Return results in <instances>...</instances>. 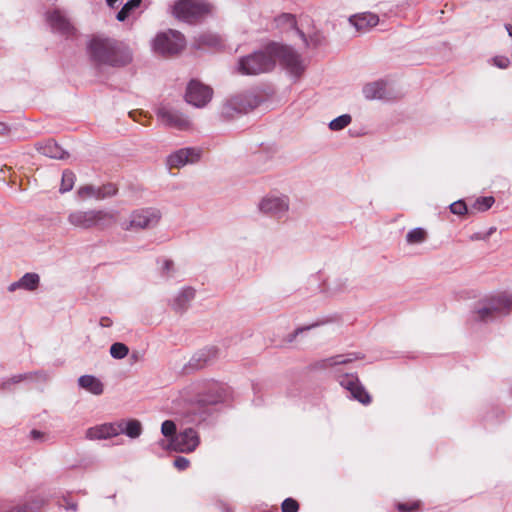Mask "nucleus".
Returning <instances> with one entry per match:
<instances>
[{
    "label": "nucleus",
    "instance_id": "f257e3e1",
    "mask_svg": "<svg viewBox=\"0 0 512 512\" xmlns=\"http://www.w3.org/2000/svg\"><path fill=\"white\" fill-rule=\"evenodd\" d=\"M276 60L294 77H299L306 68L304 59L291 47L272 43L263 51L241 58L238 71L243 75L265 73L274 68Z\"/></svg>",
    "mask_w": 512,
    "mask_h": 512
},
{
    "label": "nucleus",
    "instance_id": "f03ea898",
    "mask_svg": "<svg viewBox=\"0 0 512 512\" xmlns=\"http://www.w3.org/2000/svg\"><path fill=\"white\" fill-rule=\"evenodd\" d=\"M88 54L99 66L120 68L133 61V52L127 44L103 36H95L89 41Z\"/></svg>",
    "mask_w": 512,
    "mask_h": 512
},
{
    "label": "nucleus",
    "instance_id": "7ed1b4c3",
    "mask_svg": "<svg viewBox=\"0 0 512 512\" xmlns=\"http://www.w3.org/2000/svg\"><path fill=\"white\" fill-rule=\"evenodd\" d=\"M512 307V294L502 293L480 301L472 312V319L477 322H489L497 316L507 314Z\"/></svg>",
    "mask_w": 512,
    "mask_h": 512
},
{
    "label": "nucleus",
    "instance_id": "20e7f679",
    "mask_svg": "<svg viewBox=\"0 0 512 512\" xmlns=\"http://www.w3.org/2000/svg\"><path fill=\"white\" fill-rule=\"evenodd\" d=\"M68 222L82 230L104 229L114 222V216L105 210H75L69 213Z\"/></svg>",
    "mask_w": 512,
    "mask_h": 512
},
{
    "label": "nucleus",
    "instance_id": "39448f33",
    "mask_svg": "<svg viewBox=\"0 0 512 512\" xmlns=\"http://www.w3.org/2000/svg\"><path fill=\"white\" fill-rule=\"evenodd\" d=\"M257 209L264 215L275 219H283L288 215L290 199L285 194L270 192L259 200Z\"/></svg>",
    "mask_w": 512,
    "mask_h": 512
},
{
    "label": "nucleus",
    "instance_id": "423d86ee",
    "mask_svg": "<svg viewBox=\"0 0 512 512\" xmlns=\"http://www.w3.org/2000/svg\"><path fill=\"white\" fill-rule=\"evenodd\" d=\"M184 36L176 30L159 32L152 42L153 50L162 55L179 53L185 47Z\"/></svg>",
    "mask_w": 512,
    "mask_h": 512
},
{
    "label": "nucleus",
    "instance_id": "0eeeda50",
    "mask_svg": "<svg viewBox=\"0 0 512 512\" xmlns=\"http://www.w3.org/2000/svg\"><path fill=\"white\" fill-rule=\"evenodd\" d=\"M162 215L156 208H142L133 211L128 221L122 224L125 230L151 229L158 225Z\"/></svg>",
    "mask_w": 512,
    "mask_h": 512
},
{
    "label": "nucleus",
    "instance_id": "6e6552de",
    "mask_svg": "<svg viewBox=\"0 0 512 512\" xmlns=\"http://www.w3.org/2000/svg\"><path fill=\"white\" fill-rule=\"evenodd\" d=\"M260 98L254 93H244L231 97L222 106L221 113L225 117H234L235 114L247 113L256 108Z\"/></svg>",
    "mask_w": 512,
    "mask_h": 512
},
{
    "label": "nucleus",
    "instance_id": "1a4fd4ad",
    "mask_svg": "<svg viewBox=\"0 0 512 512\" xmlns=\"http://www.w3.org/2000/svg\"><path fill=\"white\" fill-rule=\"evenodd\" d=\"M210 10V4L201 0H179L173 6V15L180 20L191 22L209 13Z\"/></svg>",
    "mask_w": 512,
    "mask_h": 512
},
{
    "label": "nucleus",
    "instance_id": "9d476101",
    "mask_svg": "<svg viewBox=\"0 0 512 512\" xmlns=\"http://www.w3.org/2000/svg\"><path fill=\"white\" fill-rule=\"evenodd\" d=\"M156 116L164 126L178 130H187L191 126L189 118L170 104H161L156 109Z\"/></svg>",
    "mask_w": 512,
    "mask_h": 512
},
{
    "label": "nucleus",
    "instance_id": "9b49d317",
    "mask_svg": "<svg viewBox=\"0 0 512 512\" xmlns=\"http://www.w3.org/2000/svg\"><path fill=\"white\" fill-rule=\"evenodd\" d=\"M202 150L197 147L180 148L168 155L166 163L169 168L180 169L200 161Z\"/></svg>",
    "mask_w": 512,
    "mask_h": 512
},
{
    "label": "nucleus",
    "instance_id": "f8f14e48",
    "mask_svg": "<svg viewBox=\"0 0 512 512\" xmlns=\"http://www.w3.org/2000/svg\"><path fill=\"white\" fill-rule=\"evenodd\" d=\"M212 95L213 91L209 86L197 80H192L187 86L185 99L187 103L197 108H202L211 100Z\"/></svg>",
    "mask_w": 512,
    "mask_h": 512
},
{
    "label": "nucleus",
    "instance_id": "ddd939ff",
    "mask_svg": "<svg viewBox=\"0 0 512 512\" xmlns=\"http://www.w3.org/2000/svg\"><path fill=\"white\" fill-rule=\"evenodd\" d=\"M199 443L197 432L192 428H187L170 440L169 447L177 452L190 453L198 447Z\"/></svg>",
    "mask_w": 512,
    "mask_h": 512
},
{
    "label": "nucleus",
    "instance_id": "4468645a",
    "mask_svg": "<svg viewBox=\"0 0 512 512\" xmlns=\"http://www.w3.org/2000/svg\"><path fill=\"white\" fill-rule=\"evenodd\" d=\"M339 383L344 389L350 392L352 398L358 400L360 403L366 405L371 402L370 395L360 384L357 376L353 374L343 375L340 377Z\"/></svg>",
    "mask_w": 512,
    "mask_h": 512
},
{
    "label": "nucleus",
    "instance_id": "2eb2a0df",
    "mask_svg": "<svg viewBox=\"0 0 512 512\" xmlns=\"http://www.w3.org/2000/svg\"><path fill=\"white\" fill-rule=\"evenodd\" d=\"M40 286V275L35 272H27L17 281L11 282L7 286L9 293H14L18 290L25 292H35Z\"/></svg>",
    "mask_w": 512,
    "mask_h": 512
},
{
    "label": "nucleus",
    "instance_id": "dca6fc26",
    "mask_svg": "<svg viewBox=\"0 0 512 512\" xmlns=\"http://www.w3.org/2000/svg\"><path fill=\"white\" fill-rule=\"evenodd\" d=\"M121 434V429L117 422L115 423H104L89 428L86 431V438L89 440H104L109 439Z\"/></svg>",
    "mask_w": 512,
    "mask_h": 512
},
{
    "label": "nucleus",
    "instance_id": "f3484780",
    "mask_svg": "<svg viewBox=\"0 0 512 512\" xmlns=\"http://www.w3.org/2000/svg\"><path fill=\"white\" fill-rule=\"evenodd\" d=\"M196 291L193 287L185 286L181 288L170 300V306L176 312L183 313L190 303L194 300Z\"/></svg>",
    "mask_w": 512,
    "mask_h": 512
},
{
    "label": "nucleus",
    "instance_id": "a211bd4d",
    "mask_svg": "<svg viewBox=\"0 0 512 512\" xmlns=\"http://www.w3.org/2000/svg\"><path fill=\"white\" fill-rule=\"evenodd\" d=\"M46 22L54 32L68 34L72 26L62 11L54 9L45 14Z\"/></svg>",
    "mask_w": 512,
    "mask_h": 512
},
{
    "label": "nucleus",
    "instance_id": "6ab92c4d",
    "mask_svg": "<svg viewBox=\"0 0 512 512\" xmlns=\"http://www.w3.org/2000/svg\"><path fill=\"white\" fill-rule=\"evenodd\" d=\"M349 23L359 32H366L379 23L378 15L371 12H363L349 17Z\"/></svg>",
    "mask_w": 512,
    "mask_h": 512
},
{
    "label": "nucleus",
    "instance_id": "aec40b11",
    "mask_svg": "<svg viewBox=\"0 0 512 512\" xmlns=\"http://www.w3.org/2000/svg\"><path fill=\"white\" fill-rule=\"evenodd\" d=\"M218 350L215 347H208L196 352L189 361L193 369H201L217 358Z\"/></svg>",
    "mask_w": 512,
    "mask_h": 512
},
{
    "label": "nucleus",
    "instance_id": "412c9836",
    "mask_svg": "<svg viewBox=\"0 0 512 512\" xmlns=\"http://www.w3.org/2000/svg\"><path fill=\"white\" fill-rule=\"evenodd\" d=\"M274 24L277 28L288 31V30H296L300 38L304 41V43L308 46V42L305 34L297 28V20L296 16L291 13H281L280 15L274 18Z\"/></svg>",
    "mask_w": 512,
    "mask_h": 512
},
{
    "label": "nucleus",
    "instance_id": "4be33fe9",
    "mask_svg": "<svg viewBox=\"0 0 512 512\" xmlns=\"http://www.w3.org/2000/svg\"><path fill=\"white\" fill-rule=\"evenodd\" d=\"M37 150L52 159H65L68 156V153L53 140L37 144Z\"/></svg>",
    "mask_w": 512,
    "mask_h": 512
},
{
    "label": "nucleus",
    "instance_id": "5701e85b",
    "mask_svg": "<svg viewBox=\"0 0 512 512\" xmlns=\"http://www.w3.org/2000/svg\"><path fill=\"white\" fill-rule=\"evenodd\" d=\"M78 385L93 395H101L104 391V385L100 379L90 374L80 376L78 378Z\"/></svg>",
    "mask_w": 512,
    "mask_h": 512
},
{
    "label": "nucleus",
    "instance_id": "b1692460",
    "mask_svg": "<svg viewBox=\"0 0 512 512\" xmlns=\"http://www.w3.org/2000/svg\"><path fill=\"white\" fill-rule=\"evenodd\" d=\"M363 95L368 100L384 99L387 96L386 82L379 80L366 84Z\"/></svg>",
    "mask_w": 512,
    "mask_h": 512
},
{
    "label": "nucleus",
    "instance_id": "393cba45",
    "mask_svg": "<svg viewBox=\"0 0 512 512\" xmlns=\"http://www.w3.org/2000/svg\"><path fill=\"white\" fill-rule=\"evenodd\" d=\"M119 428L121 429V434H125L130 438H138L142 433V425L140 421L136 419H131L128 421L121 420L117 422Z\"/></svg>",
    "mask_w": 512,
    "mask_h": 512
},
{
    "label": "nucleus",
    "instance_id": "a878e982",
    "mask_svg": "<svg viewBox=\"0 0 512 512\" xmlns=\"http://www.w3.org/2000/svg\"><path fill=\"white\" fill-rule=\"evenodd\" d=\"M209 394L203 396L200 401L205 404H216L223 400V388L216 382L208 383Z\"/></svg>",
    "mask_w": 512,
    "mask_h": 512
},
{
    "label": "nucleus",
    "instance_id": "bb28decb",
    "mask_svg": "<svg viewBox=\"0 0 512 512\" xmlns=\"http://www.w3.org/2000/svg\"><path fill=\"white\" fill-rule=\"evenodd\" d=\"M160 274L165 279H172L177 274L175 263L171 259H162L160 262Z\"/></svg>",
    "mask_w": 512,
    "mask_h": 512
},
{
    "label": "nucleus",
    "instance_id": "cd10ccee",
    "mask_svg": "<svg viewBox=\"0 0 512 512\" xmlns=\"http://www.w3.org/2000/svg\"><path fill=\"white\" fill-rule=\"evenodd\" d=\"M427 238V232L420 227L410 230L406 235V241L408 244H421Z\"/></svg>",
    "mask_w": 512,
    "mask_h": 512
},
{
    "label": "nucleus",
    "instance_id": "c85d7f7f",
    "mask_svg": "<svg viewBox=\"0 0 512 512\" xmlns=\"http://www.w3.org/2000/svg\"><path fill=\"white\" fill-rule=\"evenodd\" d=\"M142 0H129L124 4L122 9L117 13L116 19L120 22L125 21L132 10L138 8L141 4Z\"/></svg>",
    "mask_w": 512,
    "mask_h": 512
},
{
    "label": "nucleus",
    "instance_id": "c756f323",
    "mask_svg": "<svg viewBox=\"0 0 512 512\" xmlns=\"http://www.w3.org/2000/svg\"><path fill=\"white\" fill-rule=\"evenodd\" d=\"M352 121V117L349 114H343L333 119L329 123V128L332 131H340L347 127Z\"/></svg>",
    "mask_w": 512,
    "mask_h": 512
},
{
    "label": "nucleus",
    "instance_id": "7c9ffc66",
    "mask_svg": "<svg viewBox=\"0 0 512 512\" xmlns=\"http://www.w3.org/2000/svg\"><path fill=\"white\" fill-rule=\"evenodd\" d=\"M75 183V175L73 172L66 170L62 174L60 192L66 193L70 191Z\"/></svg>",
    "mask_w": 512,
    "mask_h": 512
},
{
    "label": "nucleus",
    "instance_id": "2f4dec72",
    "mask_svg": "<svg viewBox=\"0 0 512 512\" xmlns=\"http://www.w3.org/2000/svg\"><path fill=\"white\" fill-rule=\"evenodd\" d=\"M128 353L129 348L124 343L116 342L110 347V355L114 359H123L128 355Z\"/></svg>",
    "mask_w": 512,
    "mask_h": 512
},
{
    "label": "nucleus",
    "instance_id": "473e14b6",
    "mask_svg": "<svg viewBox=\"0 0 512 512\" xmlns=\"http://www.w3.org/2000/svg\"><path fill=\"white\" fill-rule=\"evenodd\" d=\"M98 194H99L98 187H94V186H91V185L80 187L79 190H78V195L82 199L95 198V199L99 200V195Z\"/></svg>",
    "mask_w": 512,
    "mask_h": 512
},
{
    "label": "nucleus",
    "instance_id": "72a5a7b5",
    "mask_svg": "<svg viewBox=\"0 0 512 512\" xmlns=\"http://www.w3.org/2000/svg\"><path fill=\"white\" fill-rule=\"evenodd\" d=\"M161 433L163 436L170 438V440L175 437L176 434V425L172 420H166L161 425Z\"/></svg>",
    "mask_w": 512,
    "mask_h": 512
},
{
    "label": "nucleus",
    "instance_id": "f704fd0d",
    "mask_svg": "<svg viewBox=\"0 0 512 512\" xmlns=\"http://www.w3.org/2000/svg\"><path fill=\"white\" fill-rule=\"evenodd\" d=\"M356 357L349 355H337L326 360L328 366H334L339 364H347L355 360Z\"/></svg>",
    "mask_w": 512,
    "mask_h": 512
},
{
    "label": "nucleus",
    "instance_id": "c9c22d12",
    "mask_svg": "<svg viewBox=\"0 0 512 512\" xmlns=\"http://www.w3.org/2000/svg\"><path fill=\"white\" fill-rule=\"evenodd\" d=\"M98 189H99V194H98L99 200L107 198V197H111V196L115 195L117 192V189L115 188V186L113 184H107L102 187H98Z\"/></svg>",
    "mask_w": 512,
    "mask_h": 512
},
{
    "label": "nucleus",
    "instance_id": "e433bc0d",
    "mask_svg": "<svg viewBox=\"0 0 512 512\" xmlns=\"http://www.w3.org/2000/svg\"><path fill=\"white\" fill-rule=\"evenodd\" d=\"M282 512H297L299 509L298 502L292 498H286L281 505Z\"/></svg>",
    "mask_w": 512,
    "mask_h": 512
},
{
    "label": "nucleus",
    "instance_id": "4c0bfd02",
    "mask_svg": "<svg viewBox=\"0 0 512 512\" xmlns=\"http://www.w3.org/2000/svg\"><path fill=\"white\" fill-rule=\"evenodd\" d=\"M450 211L455 215H464L467 212V206L464 201L458 200L450 204Z\"/></svg>",
    "mask_w": 512,
    "mask_h": 512
},
{
    "label": "nucleus",
    "instance_id": "58836bf2",
    "mask_svg": "<svg viewBox=\"0 0 512 512\" xmlns=\"http://www.w3.org/2000/svg\"><path fill=\"white\" fill-rule=\"evenodd\" d=\"M494 203L493 197H482L476 201L477 208L481 211L488 210Z\"/></svg>",
    "mask_w": 512,
    "mask_h": 512
},
{
    "label": "nucleus",
    "instance_id": "ea45409f",
    "mask_svg": "<svg viewBox=\"0 0 512 512\" xmlns=\"http://www.w3.org/2000/svg\"><path fill=\"white\" fill-rule=\"evenodd\" d=\"M492 63L500 69H506L510 64V59L506 56H495L492 58Z\"/></svg>",
    "mask_w": 512,
    "mask_h": 512
},
{
    "label": "nucleus",
    "instance_id": "a19ab883",
    "mask_svg": "<svg viewBox=\"0 0 512 512\" xmlns=\"http://www.w3.org/2000/svg\"><path fill=\"white\" fill-rule=\"evenodd\" d=\"M189 460L185 457L179 456L174 460V466L178 470H185L189 466Z\"/></svg>",
    "mask_w": 512,
    "mask_h": 512
},
{
    "label": "nucleus",
    "instance_id": "79ce46f5",
    "mask_svg": "<svg viewBox=\"0 0 512 512\" xmlns=\"http://www.w3.org/2000/svg\"><path fill=\"white\" fill-rule=\"evenodd\" d=\"M417 507H418V503L417 502H413V503H399L397 505L398 510L401 511V512H411V511L415 510Z\"/></svg>",
    "mask_w": 512,
    "mask_h": 512
},
{
    "label": "nucleus",
    "instance_id": "37998d69",
    "mask_svg": "<svg viewBox=\"0 0 512 512\" xmlns=\"http://www.w3.org/2000/svg\"><path fill=\"white\" fill-rule=\"evenodd\" d=\"M470 240L471 241H480V240H486L485 236H484V233L482 232H476V233H473L471 236H470Z\"/></svg>",
    "mask_w": 512,
    "mask_h": 512
},
{
    "label": "nucleus",
    "instance_id": "c03bdc74",
    "mask_svg": "<svg viewBox=\"0 0 512 512\" xmlns=\"http://www.w3.org/2000/svg\"><path fill=\"white\" fill-rule=\"evenodd\" d=\"M30 436L34 440H39V439L43 438V433L41 431H38V430H32L30 432Z\"/></svg>",
    "mask_w": 512,
    "mask_h": 512
},
{
    "label": "nucleus",
    "instance_id": "a18cd8bd",
    "mask_svg": "<svg viewBox=\"0 0 512 512\" xmlns=\"http://www.w3.org/2000/svg\"><path fill=\"white\" fill-rule=\"evenodd\" d=\"M25 378H26V375H22V374L15 375V376H12L9 379V382H11V383H19V382H21Z\"/></svg>",
    "mask_w": 512,
    "mask_h": 512
},
{
    "label": "nucleus",
    "instance_id": "49530a36",
    "mask_svg": "<svg viewBox=\"0 0 512 512\" xmlns=\"http://www.w3.org/2000/svg\"><path fill=\"white\" fill-rule=\"evenodd\" d=\"M8 131H9L8 126L5 123L0 122V134L5 135L8 133Z\"/></svg>",
    "mask_w": 512,
    "mask_h": 512
},
{
    "label": "nucleus",
    "instance_id": "de8ad7c7",
    "mask_svg": "<svg viewBox=\"0 0 512 512\" xmlns=\"http://www.w3.org/2000/svg\"><path fill=\"white\" fill-rule=\"evenodd\" d=\"M496 231V227H490L487 232L484 233L486 240Z\"/></svg>",
    "mask_w": 512,
    "mask_h": 512
},
{
    "label": "nucleus",
    "instance_id": "09e8293b",
    "mask_svg": "<svg viewBox=\"0 0 512 512\" xmlns=\"http://www.w3.org/2000/svg\"><path fill=\"white\" fill-rule=\"evenodd\" d=\"M66 509L75 512L77 510V505L75 503H70L67 505Z\"/></svg>",
    "mask_w": 512,
    "mask_h": 512
},
{
    "label": "nucleus",
    "instance_id": "8fccbe9b",
    "mask_svg": "<svg viewBox=\"0 0 512 512\" xmlns=\"http://www.w3.org/2000/svg\"><path fill=\"white\" fill-rule=\"evenodd\" d=\"M505 29L508 32V35L512 38V25L506 24Z\"/></svg>",
    "mask_w": 512,
    "mask_h": 512
},
{
    "label": "nucleus",
    "instance_id": "3c124183",
    "mask_svg": "<svg viewBox=\"0 0 512 512\" xmlns=\"http://www.w3.org/2000/svg\"><path fill=\"white\" fill-rule=\"evenodd\" d=\"M118 0H106L107 2V5L110 6V7H114L115 3L117 2Z\"/></svg>",
    "mask_w": 512,
    "mask_h": 512
},
{
    "label": "nucleus",
    "instance_id": "603ef678",
    "mask_svg": "<svg viewBox=\"0 0 512 512\" xmlns=\"http://www.w3.org/2000/svg\"><path fill=\"white\" fill-rule=\"evenodd\" d=\"M308 329H310V327H309V326H308V327H304V328H299V329H297V330L295 331L294 336H296L298 333H300V332H302V331H304V330H308Z\"/></svg>",
    "mask_w": 512,
    "mask_h": 512
},
{
    "label": "nucleus",
    "instance_id": "864d4df0",
    "mask_svg": "<svg viewBox=\"0 0 512 512\" xmlns=\"http://www.w3.org/2000/svg\"><path fill=\"white\" fill-rule=\"evenodd\" d=\"M101 324H102L103 326H109V325H110V323L104 322V319H102Z\"/></svg>",
    "mask_w": 512,
    "mask_h": 512
}]
</instances>
